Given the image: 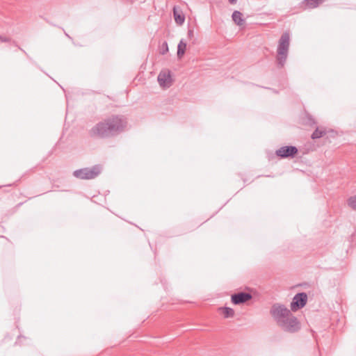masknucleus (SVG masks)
Segmentation results:
<instances>
[{
  "mask_svg": "<svg viewBox=\"0 0 356 356\" xmlns=\"http://www.w3.org/2000/svg\"><path fill=\"white\" fill-rule=\"evenodd\" d=\"M325 0H313V8L318 7L320 4L323 3Z\"/></svg>",
  "mask_w": 356,
  "mask_h": 356,
  "instance_id": "17",
  "label": "nucleus"
},
{
  "mask_svg": "<svg viewBox=\"0 0 356 356\" xmlns=\"http://www.w3.org/2000/svg\"><path fill=\"white\" fill-rule=\"evenodd\" d=\"M278 326L284 332L290 333L296 332L300 329V322L292 314L284 318Z\"/></svg>",
  "mask_w": 356,
  "mask_h": 356,
  "instance_id": "5",
  "label": "nucleus"
},
{
  "mask_svg": "<svg viewBox=\"0 0 356 356\" xmlns=\"http://www.w3.org/2000/svg\"><path fill=\"white\" fill-rule=\"evenodd\" d=\"M290 46L289 33H284L279 41L277 49L276 60L279 67H283L286 63Z\"/></svg>",
  "mask_w": 356,
  "mask_h": 356,
  "instance_id": "2",
  "label": "nucleus"
},
{
  "mask_svg": "<svg viewBox=\"0 0 356 356\" xmlns=\"http://www.w3.org/2000/svg\"><path fill=\"white\" fill-rule=\"evenodd\" d=\"M194 36V31L193 29H189L188 31V37L189 38H192Z\"/></svg>",
  "mask_w": 356,
  "mask_h": 356,
  "instance_id": "19",
  "label": "nucleus"
},
{
  "mask_svg": "<svg viewBox=\"0 0 356 356\" xmlns=\"http://www.w3.org/2000/svg\"><path fill=\"white\" fill-rule=\"evenodd\" d=\"M126 117L121 115H112L95 124L89 131L92 138H110L124 132L127 127Z\"/></svg>",
  "mask_w": 356,
  "mask_h": 356,
  "instance_id": "1",
  "label": "nucleus"
},
{
  "mask_svg": "<svg viewBox=\"0 0 356 356\" xmlns=\"http://www.w3.org/2000/svg\"><path fill=\"white\" fill-rule=\"evenodd\" d=\"M168 51V46L166 42H164L161 46V54H165Z\"/></svg>",
  "mask_w": 356,
  "mask_h": 356,
  "instance_id": "16",
  "label": "nucleus"
},
{
  "mask_svg": "<svg viewBox=\"0 0 356 356\" xmlns=\"http://www.w3.org/2000/svg\"><path fill=\"white\" fill-rule=\"evenodd\" d=\"M348 204L351 209L356 211V195L348 198Z\"/></svg>",
  "mask_w": 356,
  "mask_h": 356,
  "instance_id": "15",
  "label": "nucleus"
},
{
  "mask_svg": "<svg viewBox=\"0 0 356 356\" xmlns=\"http://www.w3.org/2000/svg\"><path fill=\"white\" fill-rule=\"evenodd\" d=\"M220 309H222L225 318H232L234 316V311L232 308L223 307Z\"/></svg>",
  "mask_w": 356,
  "mask_h": 356,
  "instance_id": "14",
  "label": "nucleus"
},
{
  "mask_svg": "<svg viewBox=\"0 0 356 356\" xmlns=\"http://www.w3.org/2000/svg\"><path fill=\"white\" fill-rule=\"evenodd\" d=\"M232 20L238 26L243 25L245 19L243 18V15L240 11L235 10L232 15Z\"/></svg>",
  "mask_w": 356,
  "mask_h": 356,
  "instance_id": "12",
  "label": "nucleus"
},
{
  "mask_svg": "<svg viewBox=\"0 0 356 356\" xmlns=\"http://www.w3.org/2000/svg\"><path fill=\"white\" fill-rule=\"evenodd\" d=\"M270 313L277 325L280 324L284 318L291 314L289 309L280 304H274L270 309Z\"/></svg>",
  "mask_w": 356,
  "mask_h": 356,
  "instance_id": "4",
  "label": "nucleus"
},
{
  "mask_svg": "<svg viewBox=\"0 0 356 356\" xmlns=\"http://www.w3.org/2000/svg\"><path fill=\"white\" fill-rule=\"evenodd\" d=\"M307 295L304 293H297L293 298L291 302V309L293 312H296L302 308L307 303Z\"/></svg>",
  "mask_w": 356,
  "mask_h": 356,
  "instance_id": "6",
  "label": "nucleus"
},
{
  "mask_svg": "<svg viewBox=\"0 0 356 356\" xmlns=\"http://www.w3.org/2000/svg\"><path fill=\"white\" fill-rule=\"evenodd\" d=\"M102 172L100 165H95L92 168H84L73 172V176L79 179H92L97 177Z\"/></svg>",
  "mask_w": 356,
  "mask_h": 356,
  "instance_id": "3",
  "label": "nucleus"
},
{
  "mask_svg": "<svg viewBox=\"0 0 356 356\" xmlns=\"http://www.w3.org/2000/svg\"><path fill=\"white\" fill-rule=\"evenodd\" d=\"M10 38L6 36L0 35V42H8L10 41Z\"/></svg>",
  "mask_w": 356,
  "mask_h": 356,
  "instance_id": "18",
  "label": "nucleus"
},
{
  "mask_svg": "<svg viewBox=\"0 0 356 356\" xmlns=\"http://www.w3.org/2000/svg\"><path fill=\"white\" fill-rule=\"evenodd\" d=\"M335 134V131L332 129L327 130L325 127H316L313 131V140L325 136L326 139H328L329 137H334Z\"/></svg>",
  "mask_w": 356,
  "mask_h": 356,
  "instance_id": "9",
  "label": "nucleus"
},
{
  "mask_svg": "<svg viewBox=\"0 0 356 356\" xmlns=\"http://www.w3.org/2000/svg\"><path fill=\"white\" fill-rule=\"evenodd\" d=\"M305 1L307 3V4H311L312 3V0H305Z\"/></svg>",
  "mask_w": 356,
  "mask_h": 356,
  "instance_id": "21",
  "label": "nucleus"
},
{
  "mask_svg": "<svg viewBox=\"0 0 356 356\" xmlns=\"http://www.w3.org/2000/svg\"><path fill=\"white\" fill-rule=\"evenodd\" d=\"M158 82L162 88H169L172 83V79L169 70H163L157 77Z\"/></svg>",
  "mask_w": 356,
  "mask_h": 356,
  "instance_id": "8",
  "label": "nucleus"
},
{
  "mask_svg": "<svg viewBox=\"0 0 356 356\" xmlns=\"http://www.w3.org/2000/svg\"><path fill=\"white\" fill-rule=\"evenodd\" d=\"M298 150L296 147L292 145L283 146L275 151V154L280 158L294 157Z\"/></svg>",
  "mask_w": 356,
  "mask_h": 356,
  "instance_id": "7",
  "label": "nucleus"
},
{
  "mask_svg": "<svg viewBox=\"0 0 356 356\" xmlns=\"http://www.w3.org/2000/svg\"><path fill=\"white\" fill-rule=\"evenodd\" d=\"M186 49V42L183 39L180 40L177 46V57L181 58L185 54Z\"/></svg>",
  "mask_w": 356,
  "mask_h": 356,
  "instance_id": "13",
  "label": "nucleus"
},
{
  "mask_svg": "<svg viewBox=\"0 0 356 356\" xmlns=\"http://www.w3.org/2000/svg\"><path fill=\"white\" fill-rule=\"evenodd\" d=\"M173 15L175 21L178 25H182L184 24L185 21V16L181 10H179L177 7H174Z\"/></svg>",
  "mask_w": 356,
  "mask_h": 356,
  "instance_id": "11",
  "label": "nucleus"
},
{
  "mask_svg": "<svg viewBox=\"0 0 356 356\" xmlns=\"http://www.w3.org/2000/svg\"><path fill=\"white\" fill-rule=\"evenodd\" d=\"M252 295L249 293L240 292L232 296V302L234 305L245 303L252 299Z\"/></svg>",
  "mask_w": 356,
  "mask_h": 356,
  "instance_id": "10",
  "label": "nucleus"
},
{
  "mask_svg": "<svg viewBox=\"0 0 356 356\" xmlns=\"http://www.w3.org/2000/svg\"><path fill=\"white\" fill-rule=\"evenodd\" d=\"M228 1L231 4H235L236 3V0H228Z\"/></svg>",
  "mask_w": 356,
  "mask_h": 356,
  "instance_id": "20",
  "label": "nucleus"
}]
</instances>
